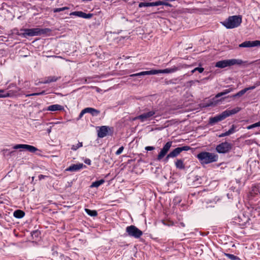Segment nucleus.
<instances>
[{
  "label": "nucleus",
  "instance_id": "nucleus-57",
  "mask_svg": "<svg viewBox=\"0 0 260 260\" xmlns=\"http://www.w3.org/2000/svg\"><path fill=\"white\" fill-rule=\"evenodd\" d=\"M83 2H88L90 0H82Z\"/></svg>",
  "mask_w": 260,
  "mask_h": 260
},
{
  "label": "nucleus",
  "instance_id": "nucleus-35",
  "mask_svg": "<svg viewBox=\"0 0 260 260\" xmlns=\"http://www.w3.org/2000/svg\"><path fill=\"white\" fill-rule=\"evenodd\" d=\"M150 2H146V3L141 2L139 4V7L142 8L143 7H150Z\"/></svg>",
  "mask_w": 260,
  "mask_h": 260
},
{
  "label": "nucleus",
  "instance_id": "nucleus-39",
  "mask_svg": "<svg viewBox=\"0 0 260 260\" xmlns=\"http://www.w3.org/2000/svg\"><path fill=\"white\" fill-rule=\"evenodd\" d=\"M236 127L237 126L234 124L232 125V127L228 131L230 135L233 134L236 131Z\"/></svg>",
  "mask_w": 260,
  "mask_h": 260
},
{
  "label": "nucleus",
  "instance_id": "nucleus-9",
  "mask_svg": "<svg viewBox=\"0 0 260 260\" xmlns=\"http://www.w3.org/2000/svg\"><path fill=\"white\" fill-rule=\"evenodd\" d=\"M113 133V127L108 126H102L98 131V136L99 138H104L107 135L111 136Z\"/></svg>",
  "mask_w": 260,
  "mask_h": 260
},
{
  "label": "nucleus",
  "instance_id": "nucleus-19",
  "mask_svg": "<svg viewBox=\"0 0 260 260\" xmlns=\"http://www.w3.org/2000/svg\"><path fill=\"white\" fill-rule=\"evenodd\" d=\"M228 88L224 90L223 91H222L221 92L217 93L215 95V98H218L222 95H225L230 92H231L234 91L235 89V88L232 87L231 86H228Z\"/></svg>",
  "mask_w": 260,
  "mask_h": 260
},
{
  "label": "nucleus",
  "instance_id": "nucleus-30",
  "mask_svg": "<svg viewBox=\"0 0 260 260\" xmlns=\"http://www.w3.org/2000/svg\"><path fill=\"white\" fill-rule=\"evenodd\" d=\"M225 255L231 260H241L240 258L234 254L230 253H224Z\"/></svg>",
  "mask_w": 260,
  "mask_h": 260
},
{
  "label": "nucleus",
  "instance_id": "nucleus-52",
  "mask_svg": "<svg viewBox=\"0 0 260 260\" xmlns=\"http://www.w3.org/2000/svg\"><path fill=\"white\" fill-rule=\"evenodd\" d=\"M255 46H260V41H254Z\"/></svg>",
  "mask_w": 260,
  "mask_h": 260
},
{
  "label": "nucleus",
  "instance_id": "nucleus-46",
  "mask_svg": "<svg viewBox=\"0 0 260 260\" xmlns=\"http://www.w3.org/2000/svg\"><path fill=\"white\" fill-rule=\"evenodd\" d=\"M255 88V86H250L249 87L245 88L244 90H246V92L247 91H248L249 90L254 89Z\"/></svg>",
  "mask_w": 260,
  "mask_h": 260
},
{
  "label": "nucleus",
  "instance_id": "nucleus-6",
  "mask_svg": "<svg viewBox=\"0 0 260 260\" xmlns=\"http://www.w3.org/2000/svg\"><path fill=\"white\" fill-rule=\"evenodd\" d=\"M197 157L202 164H207L215 162L218 159V156L216 154L207 152H203L198 154Z\"/></svg>",
  "mask_w": 260,
  "mask_h": 260
},
{
  "label": "nucleus",
  "instance_id": "nucleus-55",
  "mask_svg": "<svg viewBox=\"0 0 260 260\" xmlns=\"http://www.w3.org/2000/svg\"><path fill=\"white\" fill-rule=\"evenodd\" d=\"M14 152H15V151H11V152L10 153V155H12V154H13V153H14Z\"/></svg>",
  "mask_w": 260,
  "mask_h": 260
},
{
  "label": "nucleus",
  "instance_id": "nucleus-25",
  "mask_svg": "<svg viewBox=\"0 0 260 260\" xmlns=\"http://www.w3.org/2000/svg\"><path fill=\"white\" fill-rule=\"evenodd\" d=\"M150 7H154V6H158L161 5H164L166 6H169L171 7V5L168 3L163 2V1H156L155 2H150Z\"/></svg>",
  "mask_w": 260,
  "mask_h": 260
},
{
  "label": "nucleus",
  "instance_id": "nucleus-27",
  "mask_svg": "<svg viewBox=\"0 0 260 260\" xmlns=\"http://www.w3.org/2000/svg\"><path fill=\"white\" fill-rule=\"evenodd\" d=\"M175 166L179 169H184L185 168L182 159H177L175 162Z\"/></svg>",
  "mask_w": 260,
  "mask_h": 260
},
{
  "label": "nucleus",
  "instance_id": "nucleus-7",
  "mask_svg": "<svg viewBox=\"0 0 260 260\" xmlns=\"http://www.w3.org/2000/svg\"><path fill=\"white\" fill-rule=\"evenodd\" d=\"M126 232L129 236L135 238H140L143 234V232L141 230L133 225L127 226Z\"/></svg>",
  "mask_w": 260,
  "mask_h": 260
},
{
  "label": "nucleus",
  "instance_id": "nucleus-38",
  "mask_svg": "<svg viewBox=\"0 0 260 260\" xmlns=\"http://www.w3.org/2000/svg\"><path fill=\"white\" fill-rule=\"evenodd\" d=\"M31 234L32 237H35V238H38L39 236L40 233L38 230H36V231H33L31 233Z\"/></svg>",
  "mask_w": 260,
  "mask_h": 260
},
{
  "label": "nucleus",
  "instance_id": "nucleus-44",
  "mask_svg": "<svg viewBox=\"0 0 260 260\" xmlns=\"http://www.w3.org/2000/svg\"><path fill=\"white\" fill-rule=\"evenodd\" d=\"M13 94V93H8L6 94H0V98H6V96H10Z\"/></svg>",
  "mask_w": 260,
  "mask_h": 260
},
{
  "label": "nucleus",
  "instance_id": "nucleus-33",
  "mask_svg": "<svg viewBox=\"0 0 260 260\" xmlns=\"http://www.w3.org/2000/svg\"><path fill=\"white\" fill-rule=\"evenodd\" d=\"M69 9V8L68 7H64L62 8H55L53 10V11L54 13H57L61 11H63Z\"/></svg>",
  "mask_w": 260,
  "mask_h": 260
},
{
  "label": "nucleus",
  "instance_id": "nucleus-16",
  "mask_svg": "<svg viewBox=\"0 0 260 260\" xmlns=\"http://www.w3.org/2000/svg\"><path fill=\"white\" fill-rule=\"evenodd\" d=\"M86 167L83 164H73L66 169V171L70 172H76Z\"/></svg>",
  "mask_w": 260,
  "mask_h": 260
},
{
  "label": "nucleus",
  "instance_id": "nucleus-15",
  "mask_svg": "<svg viewBox=\"0 0 260 260\" xmlns=\"http://www.w3.org/2000/svg\"><path fill=\"white\" fill-rule=\"evenodd\" d=\"M70 16L74 15L76 16H78L79 17L85 18V19H90L91 18L93 14L91 13H85L82 11H74L70 14Z\"/></svg>",
  "mask_w": 260,
  "mask_h": 260
},
{
  "label": "nucleus",
  "instance_id": "nucleus-5",
  "mask_svg": "<svg viewBox=\"0 0 260 260\" xmlns=\"http://www.w3.org/2000/svg\"><path fill=\"white\" fill-rule=\"evenodd\" d=\"M242 60L240 59H230L218 61L216 62L215 67L218 68L223 69L225 67H230L233 66H240L244 63Z\"/></svg>",
  "mask_w": 260,
  "mask_h": 260
},
{
  "label": "nucleus",
  "instance_id": "nucleus-32",
  "mask_svg": "<svg viewBox=\"0 0 260 260\" xmlns=\"http://www.w3.org/2000/svg\"><path fill=\"white\" fill-rule=\"evenodd\" d=\"M83 146V144H82V142H79L76 145H72V147H71V149L74 150V151H76L77 150L78 148L82 147Z\"/></svg>",
  "mask_w": 260,
  "mask_h": 260
},
{
  "label": "nucleus",
  "instance_id": "nucleus-2",
  "mask_svg": "<svg viewBox=\"0 0 260 260\" xmlns=\"http://www.w3.org/2000/svg\"><path fill=\"white\" fill-rule=\"evenodd\" d=\"M23 33L22 34V36L24 38H27V37L38 36L46 34L51 31L50 28H26L23 30Z\"/></svg>",
  "mask_w": 260,
  "mask_h": 260
},
{
  "label": "nucleus",
  "instance_id": "nucleus-26",
  "mask_svg": "<svg viewBox=\"0 0 260 260\" xmlns=\"http://www.w3.org/2000/svg\"><path fill=\"white\" fill-rule=\"evenodd\" d=\"M25 215V212L21 210H17L13 213V216L16 218H21Z\"/></svg>",
  "mask_w": 260,
  "mask_h": 260
},
{
  "label": "nucleus",
  "instance_id": "nucleus-51",
  "mask_svg": "<svg viewBox=\"0 0 260 260\" xmlns=\"http://www.w3.org/2000/svg\"><path fill=\"white\" fill-rule=\"evenodd\" d=\"M38 177L39 180H41L42 179L45 178L46 177H47V176L43 175H40Z\"/></svg>",
  "mask_w": 260,
  "mask_h": 260
},
{
  "label": "nucleus",
  "instance_id": "nucleus-41",
  "mask_svg": "<svg viewBox=\"0 0 260 260\" xmlns=\"http://www.w3.org/2000/svg\"><path fill=\"white\" fill-rule=\"evenodd\" d=\"M124 149V147L123 146H121L120 147L117 151L116 152H115V154L116 155H120L123 151Z\"/></svg>",
  "mask_w": 260,
  "mask_h": 260
},
{
  "label": "nucleus",
  "instance_id": "nucleus-24",
  "mask_svg": "<svg viewBox=\"0 0 260 260\" xmlns=\"http://www.w3.org/2000/svg\"><path fill=\"white\" fill-rule=\"evenodd\" d=\"M258 194H260L259 188L258 184H256L252 187L251 190L250 192V194L251 197H254Z\"/></svg>",
  "mask_w": 260,
  "mask_h": 260
},
{
  "label": "nucleus",
  "instance_id": "nucleus-43",
  "mask_svg": "<svg viewBox=\"0 0 260 260\" xmlns=\"http://www.w3.org/2000/svg\"><path fill=\"white\" fill-rule=\"evenodd\" d=\"M255 211L258 212V215L260 214V202L258 203L257 206L255 207Z\"/></svg>",
  "mask_w": 260,
  "mask_h": 260
},
{
  "label": "nucleus",
  "instance_id": "nucleus-28",
  "mask_svg": "<svg viewBox=\"0 0 260 260\" xmlns=\"http://www.w3.org/2000/svg\"><path fill=\"white\" fill-rule=\"evenodd\" d=\"M85 212L89 216L92 217H95L98 215V212L96 210H91L89 209H85Z\"/></svg>",
  "mask_w": 260,
  "mask_h": 260
},
{
  "label": "nucleus",
  "instance_id": "nucleus-58",
  "mask_svg": "<svg viewBox=\"0 0 260 260\" xmlns=\"http://www.w3.org/2000/svg\"><path fill=\"white\" fill-rule=\"evenodd\" d=\"M3 93L4 92V91L3 90H0V93Z\"/></svg>",
  "mask_w": 260,
  "mask_h": 260
},
{
  "label": "nucleus",
  "instance_id": "nucleus-56",
  "mask_svg": "<svg viewBox=\"0 0 260 260\" xmlns=\"http://www.w3.org/2000/svg\"><path fill=\"white\" fill-rule=\"evenodd\" d=\"M191 72H192V73H194V72H196L195 69H194L193 70H192Z\"/></svg>",
  "mask_w": 260,
  "mask_h": 260
},
{
  "label": "nucleus",
  "instance_id": "nucleus-45",
  "mask_svg": "<svg viewBox=\"0 0 260 260\" xmlns=\"http://www.w3.org/2000/svg\"><path fill=\"white\" fill-rule=\"evenodd\" d=\"M145 149L147 151H152L155 149V147L153 146H146Z\"/></svg>",
  "mask_w": 260,
  "mask_h": 260
},
{
  "label": "nucleus",
  "instance_id": "nucleus-47",
  "mask_svg": "<svg viewBox=\"0 0 260 260\" xmlns=\"http://www.w3.org/2000/svg\"><path fill=\"white\" fill-rule=\"evenodd\" d=\"M230 133H229L228 131L225 132L224 133H222L221 134V135H219V137H225V136H229L230 135Z\"/></svg>",
  "mask_w": 260,
  "mask_h": 260
},
{
  "label": "nucleus",
  "instance_id": "nucleus-59",
  "mask_svg": "<svg viewBox=\"0 0 260 260\" xmlns=\"http://www.w3.org/2000/svg\"><path fill=\"white\" fill-rule=\"evenodd\" d=\"M197 3L198 5H200L201 4L200 2H197Z\"/></svg>",
  "mask_w": 260,
  "mask_h": 260
},
{
  "label": "nucleus",
  "instance_id": "nucleus-18",
  "mask_svg": "<svg viewBox=\"0 0 260 260\" xmlns=\"http://www.w3.org/2000/svg\"><path fill=\"white\" fill-rule=\"evenodd\" d=\"M85 110L86 113L90 114L92 116H97L100 113V111L95 109L93 108L87 107L85 108Z\"/></svg>",
  "mask_w": 260,
  "mask_h": 260
},
{
  "label": "nucleus",
  "instance_id": "nucleus-53",
  "mask_svg": "<svg viewBox=\"0 0 260 260\" xmlns=\"http://www.w3.org/2000/svg\"><path fill=\"white\" fill-rule=\"evenodd\" d=\"M255 46H260V41H254Z\"/></svg>",
  "mask_w": 260,
  "mask_h": 260
},
{
  "label": "nucleus",
  "instance_id": "nucleus-34",
  "mask_svg": "<svg viewBox=\"0 0 260 260\" xmlns=\"http://www.w3.org/2000/svg\"><path fill=\"white\" fill-rule=\"evenodd\" d=\"M258 126H260V121H259L258 122H256V123H255L254 124H251L250 125H248L247 127V128L248 129H252L253 128H255V127H258Z\"/></svg>",
  "mask_w": 260,
  "mask_h": 260
},
{
  "label": "nucleus",
  "instance_id": "nucleus-29",
  "mask_svg": "<svg viewBox=\"0 0 260 260\" xmlns=\"http://www.w3.org/2000/svg\"><path fill=\"white\" fill-rule=\"evenodd\" d=\"M104 182H105V180L104 179H101L100 180H98V181L92 182L90 187H98L101 185L103 184Z\"/></svg>",
  "mask_w": 260,
  "mask_h": 260
},
{
  "label": "nucleus",
  "instance_id": "nucleus-37",
  "mask_svg": "<svg viewBox=\"0 0 260 260\" xmlns=\"http://www.w3.org/2000/svg\"><path fill=\"white\" fill-rule=\"evenodd\" d=\"M204 247V245H201L199 246L198 247V251H196V254H199L200 255H201L203 253V247ZM197 249V248L196 247V249Z\"/></svg>",
  "mask_w": 260,
  "mask_h": 260
},
{
  "label": "nucleus",
  "instance_id": "nucleus-48",
  "mask_svg": "<svg viewBox=\"0 0 260 260\" xmlns=\"http://www.w3.org/2000/svg\"><path fill=\"white\" fill-rule=\"evenodd\" d=\"M204 68L196 67V71H198L199 73H201L204 71Z\"/></svg>",
  "mask_w": 260,
  "mask_h": 260
},
{
  "label": "nucleus",
  "instance_id": "nucleus-13",
  "mask_svg": "<svg viewBox=\"0 0 260 260\" xmlns=\"http://www.w3.org/2000/svg\"><path fill=\"white\" fill-rule=\"evenodd\" d=\"M189 149H190V147L188 146L178 147L169 153V156H172V158H174L177 156L183 151H188Z\"/></svg>",
  "mask_w": 260,
  "mask_h": 260
},
{
  "label": "nucleus",
  "instance_id": "nucleus-12",
  "mask_svg": "<svg viewBox=\"0 0 260 260\" xmlns=\"http://www.w3.org/2000/svg\"><path fill=\"white\" fill-rule=\"evenodd\" d=\"M13 148L14 149H23L31 153H34L38 150L35 146L27 144H17L15 145Z\"/></svg>",
  "mask_w": 260,
  "mask_h": 260
},
{
  "label": "nucleus",
  "instance_id": "nucleus-11",
  "mask_svg": "<svg viewBox=\"0 0 260 260\" xmlns=\"http://www.w3.org/2000/svg\"><path fill=\"white\" fill-rule=\"evenodd\" d=\"M156 110H153L144 113L140 115L137 116L135 119H139L141 122H144L146 120H150L155 114L156 112Z\"/></svg>",
  "mask_w": 260,
  "mask_h": 260
},
{
  "label": "nucleus",
  "instance_id": "nucleus-40",
  "mask_svg": "<svg viewBox=\"0 0 260 260\" xmlns=\"http://www.w3.org/2000/svg\"><path fill=\"white\" fill-rule=\"evenodd\" d=\"M45 91H43L41 92H38V93H31V94H27L26 95V97H28V96H35V95H43L45 93Z\"/></svg>",
  "mask_w": 260,
  "mask_h": 260
},
{
  "label": "nucleus",
  "instance_id": "nucleus-23",
  "mask_svg": "<svg viewBox=\"0 0 260 260\" xmlns=\"http://www.w3.org/2000/svg\"><path fill=\"white\" fill-rule=\"evenodd\" d=\"M60 77H57L56 76H49L44 80V81L41 82L43 84H48L51 82H56Z\"/></svg>",
  "mask_w": 260,
  "mask_h": 260
},
{
  "label": "nucleus",
  "instance_id": "nucleus-22",
  "mask_svg": "<svg viewBox=\"0 0 260 260\" xmlns=\"http://www.w3.org/2000/svg\"><path fill=\"white\" fill-rule=\"evenodd\" d=\"M63 109V107L58 104L52 105L48 107L47 110L50 111H61Z\"/></svg>",
  "mask_w": 260,
  "mask_h": 260
},
{
  "label": "nucleus",
  "instance_id": "nucleus-21",
  "mask_svg": "<svg viewBox=\"0 0 260 260\" xmlns=\"http://www.w3.org/2000/svg\"><path fill=\"white\" fill-rule=\"evenodd\" d=\"M239 47L240 48H250L255 47V42L254 41H247L239 44Z\"/></svg>",
  "mask_w": 260,
  "mask_h": 260
},
{
  "label": "nucleus",
  "instance_id": "nucleus-49",
  "mask_svg": "<svg viewBox=\"0 0 260 260\" xmlns=\"http://www.w3.org/2000/svg\"><path fill=\"white\" fill-rule=\"evenodd\" d=\"M84 162L88 165H91V160H90V159H89L88 158L85 159L84 160Z\"/></svg>",
  "mask_w": 260,
  "mask_h": 260
},
{
  "label": "nucleus",
  "instance_id": "nucleus-54",
  "mask_svg": "<svg viewBox=\"0 0 260 260\" xmlns=\"http://www.w3.org/2000/svg\"><path fill=\"white\" fill-rule=\"evenodd\" d=\"M194 195V193H191L189 195V197H193Z\"/></svg>",
  "mask_w": 260,
  "mask_h": 260
},
{
  "label": "nucleus",
  "instance_id": "nucleus-1",
  "mask_svg": "<svg viewBox=\"0 0 260 260\" xmlns=\"http://www.w3.org/2000/svg\"><path fill=\"white\" fill-rule=\"evenodd\" d=\"M180 69V67L174 66L171 68L165 69L164 70H152L148 71H143L140 73L133 74L130 75V77H137L138 78H142L145 75H156L158 74H169L174 73Z\"/></svg>",
  "mask_w": 260,
  "mask_h": 260
},
{
  "label": "nucleus",
  "instance_id": "nucleus-8",
  "mask_svg": "<svg viewBox=\"0 0 260 260\" xmlns=\"http://www.w3.org/2000/svg\"><path fill=\"white\" fill-rule=\"evenodd\" d=\"M232 146L233 145L231 143L224 142L218 145L216 147V150L219 153H225L232 149Z\"/></svg>",
  "mask_w": 260,
  "mask_h": 260
},
{
  "label": "nucleus",
  "instance_id": "nucleus-14",
  "mask_svg": "<svg viewBox=\"0 0 260 260\" xmlns=\"http://www.w3.org/2000/svg\"><path fill=\"white\" fill-rule=\"evenodd\" d=\"M225 118H226V117L223 112L220 114L210 118L209 122L210 124L213 125L219 121L223 120Z\"/></svg>",
  "mask_w": 260,
  "mask_h": 260
},
{
  "label": "nucleus",
  "instance_id": "nucleus-20",
  "mask_svg": "<svg viewBox=\"0 0 260 260\" xmlns=\"http://www.w3.org/2000/svg\"><path fill=\"white\" fill-rule=\"evenodd\" d=\"M241 110V108L239 107H236L235 108H234L231 110H226L224 111H223L226 118L228 117L229 116H231L232 115L235 114L237 113H238L240 110Z\"/></svg>",
  "mask_w": 260,
  "mask_h": 260
},
{
  "label": "nucleus",
  "instance_id": "nucleus-3",
  "mask_svg": "<svg viewBox=\"0 0 260 260\" xmlns=\"http://www.w3.org/2000/svg\"><path fill=\"white\" fill-rule=\"evenodd\" d=\"M242 22V17L241 16H232L222 22V24L228 29L234 28L239 26Z\"/></svg>",
  "mask_w": 260,
  "mask_h": 260
},
{
  "label": "nucleus",
  "instance_id": "nucleus-50",
  "mask_svg": "<svg viewBox=\"0 0 260 260\" xmlns=\"http://www.w3.org/2000/svg\"><path fill=\"white\" fill-rule=\"evenodd\" d=\"M170 156L169 153L167 155L166 157H165V158L164 159V161L165 162H168L170 158H172V156Z\"/></svg>",
  "mask_w": 260,
  "mask_h": 260
},
{
  "label": "nucleus",
  "instance_id": "nucleus-4",
  "mask_svg": "<svg viewBox=\"0 0 260 260\" xmlns=\"http://www.w3.org/2000/svg\"><path fill=\"white\" fill-rule=\"evenodd\" d=\"M250 220L249 213L246 212H241L232 219V222L235 224H238L240 226H246L249 224Z\"/></svg>",
  "mask_w": 260,
  "mask_h": 260
},
{
  "label": "nucleus",
  "instance_id": "nucleus-10",
  "mask_svg": "<svg viewBox=\"0 0 260 260\" xmlns=\"http://www.w3.org/2000/svg\"><path fill=\"white\" fill-rule=\"evenodd\" d=\"M172 141H168L165 144L157 156V160L160 161L167 154L172 145Z\"/></svg>",
  "mask_w": 260,
  "mask_h": 260
},
{
  "label": "nucleus",
  "instance_id": "nucleus-42",
  "mask_svg": "<svg viewBox=\"0 0 260 260\" xmlns=\"http://www.w3.org/2000/svg\"><path fill=\"white\" fill-rule=\"evenodd\" d=\"M85 111V108L81 111V112H80V113L77 118L78 120L81 119L82 117V116L84 115V114L86 113V111Z\"/></svg>",
  "mask_w": 260,
  "mask_h": 260
},
{
  "label": "nucleus",
  "instance_id": "nucleus-31",
  "mask_svg": "<svg viewBox=\"0 0 260 260\" xmlns=\"http://www.w3.org/2000/svg\"><path fill=\"white\" fill-rule=\"evenodd\" d=\"M245 93H246V90H244V89H243L240 90V91H239L236 94L233 95L232 96V97L233 98H236L237 97H240V96H242Z\"/></svg>",
  "mask_w": 260,
  "mask_h": 260
},
{
  "label": "nucleus",
  "instance_id": "nucleus-17",
  "mask_svg": "<svg viewBox=\"0 0 260 260\" xmlns=\"http://www.w3.org/2000/svg\"><path fill=\"white\" fill-rule=\"evenodd\" d=\"M13 87H14L15 88V90H10L9 91L5 93L4 94H6L8 93H13V94L11 96H9V97H11V96H12L13 95H16V93H17L20 90V88H19V87H17L16 84H15V83H11V84H10L8 86L7 88L9 89H10V88H13Z\"/></svg>",
  "mask_w": 260,
  "mask_h": 260
},
{
  "label": "nucleus",
  "instance_id": "nucleus-60",
  "mask_svg": "<svg viewBox=\"0 0 260 260\" xmlns=\"http://www.w3.org/2000/svg\"><path fill=\"white\" fill-rule=\"evenodd\" d=\"M48 133H50L51 132V130L50 129H48Z\"/></svg>",
  "mask_w": 260,
  "mask_h": 260
},
{
  "label": "nucleus",
  "instance_id": "nucleus-36",
  "mask_svg": "<svg viewBox=\"0 0 260 260\" xmlns=\"http://www.w3.org/2000/svg\"><path fill=\"white\" fill-rule=\"evenodd\" d=\"M213 105H214L213 102H210V103H209L208 104H205V103L201 104H200V106L201 108H204V107L212 106Z\"/></svg>",
  "mask_w": 260,
  "mask_h": 260
}]
</instances>
